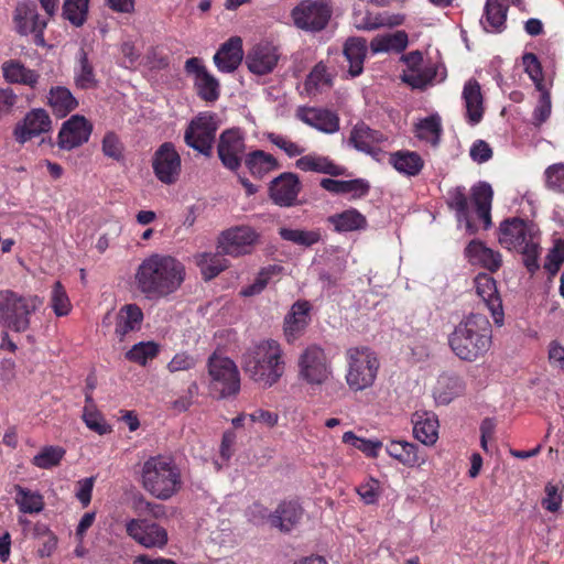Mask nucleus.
I'll return each instance as SVG.
<instances>
[{
	"mask_svg": "<svg viewBox=\"0 0 564 564\" xmlns=\"http://www.w3.org/2000/svg\"><path fill=\"white\" fill-rule=\"evenodd\" d=\"M185 280V267L171 256L154 253L135 272L138 290L148 300H160L176 292Z\"/></svg>",
	"mask_w": 564,
	"mask_h": 564,
	"instance_id": "nucleus-1",
	"label": "nucleus"
},
{
	"mask_svg": "<svg viewBox=\"0 0 564 564\" xmlns=\"http://www.w3.org/2000/svg\"><path fill=\"white\" fill-rule=\"evenodd\" d=\"M241 366L247 377L261 388H271L284 375V351L279 341L261 339L246 349Z\"/></svg>",
	"mask_w": 564,
	"mask_h": 564,
	"instance_id": "nucleus-2",
	"label": "nucleus"
},
{
	"mask_svg": "<svg viewBox=\"0 0 564 564\" xmlns=\"http://www.w3.org/2000/svg\"><path fill=\"white\" fill-rule=\"evenodd\" d=\"M492 338L488 318L479 313L465 316L448 336L453 352L464 361H475L490 349Z\"/></svg>",
	"mask_w": 564,
	"mask_h": 564,
	"instance_id": "nucleus-3",
	"label": "nucleus"
},
{
	"mask_svg": "<svg viewBox=\"0 0 564 564\" xmlns=\"http://www.w3.org/2000/svg\"><path fill=\"white\" fill-rule=\"evenodd\" d=\"M499 243L522 257L530 273L540 269L541 231L532 221L514 217L503 220L499 226Z\"/></svg>",
	"mask_w": 564,
	"mask_h": 564,
	"instance_id": "nucleus-4",
	"label": "nucleus"
},
{
	"mask_svg": "<svg viewBox=\"0 0 564 564\" xmlns=\"http://www.w3.org/2000/svg\"><path fill=\"white\" fill-rule=\"evenodd\" d=\"M141 484L145 491L160 500H167L181 488V471L172 458L154 456L141 468Z\"/></svg>",
	"mask_w": 564,
	"mask_h": 564,
	"instance_id": "nucleus-5",
	"label": "nucleus"
},
{
	"mask_svg": "<svg viewBox=\"0 0 564 564\" xmlns=\"http://www.w3.org/2000/svg\"><path fill=\"white\" fill-rule=\"evenodd\" d=\"M43 306L37 295H21L11 290L0 291V327L14 333H25L31 327L32 315Z\"/></svg>",
	"mask_w": 564,
	"mask_h": 564,
	"instance_id": "nucleus-6",
	"label": "nucleus"
},
{
	"mask_svg": "<svg viewBox=\"0 0 564 564\" xmlns=\"http://www.w3.org/2000/svg\"><path fill=\"white\" fill-rule=\"evenodd\" d=\"M346 382L351 391L366 390L375 383L380 362L375 351L367 347H354L347 350Z\"/></svg>",
	"mask_w": 564,
	"mask_h": 564,
	"instance_id": "nucleus-7",
	"label": "nucleus"
},
{
	"mask_svg": "<svg viewBox=\"0 0 564 564\" xmlns=\"http://www.w3.org/2000/svg\"><path fill=\"white\" fill-rule=\"evenodd\" d=\"M210 389L220 398L237 394L240 391V372L229 357L214 352L207 361Z\"/></svg>",
	"mask_w": 564,
	"mask_h": 564,
	"instance_id": "nucleus-8",
	"label": "nucleus"
},
{
	"mask_svg": "<svg viewBox=\"0 0 564 564\" xmlns=\"http://www.w3.org/2000/svg\"><path fill=\"white\" fill-rule=\"evenodd\" d=\"M299 378L306 384L323 386L333 376L332 361L318 345L307 346L299 356Z\"/></svg>",
	"mask_w": 564,
	"mask_h": 564,
	"instance_id": "nucleus-9",
	"label": "nucleus"
},
{
	"mask_svg": "<svg viewBox=\"0 0 564 564\" xmlns=\"http://www.w3.org/2000/svg\"><path fill=\"white\" fill-rule=\"evenodd\" d=\"M217 129V116L210 111L200 112L189 122L184 133V141L189 148L208 156L212 153Z\"/></svg>",
	"mask_w": 564,
	"mask_h": 564,
	"instance_id": "nucleus-10",
	"label": "nucleus"
},
{
	"mask_svg": "<svg viewBox=\"0 0 564 564\" xmlns=\"http://www.w3.org/2000/svg\"><path fill=\"white\" fill-rule=\"evenodd\" d=\"M332 15V10L325 0H304L291 13L294 25L308 32L323 30Z\"/></svg>",
	"mask_w": 564,
	"mask_h": 564,
	"instance_id": "nucleus-11",
	"label": "nucleus"
},
{
	"mask_svg": "<svg viewBox=\"0 0 564 564\" xmlns=\"http://www.w3.org/2000/svg\"><path fill=\"white\" fill-rule=\"evenodd\" d=\"M124 528L129 538L147 549H163L167 544V531L151 520L127 519Z\"/></svg>",
	"mask_w": 564,
	"mask_h": 564,
	"instance_id": "nucleus-12",
	"label": "nucleus"
},
{
	"mask_svg": "<svg viewBox=\"0 0 564 564\" xmlns=\"http://www.w3.org/2000/svg\"><path fill=\"white\" fill-rule=\"evenodd\" d=\"M152 167L156 178L163 184H174L181 174L182 161L171 142H164L154 152Z\"/></svg>",
	"mask_w": 564,
	"mask_h": 564,
	"instance_id": "nucleus-13",
	"label": "nucleus"
},
{
	"mask_svg": "<svg viewBox=\"0 0 564 564\" xmlns=\"http://www.w3.org/2000/svg\"><path fill=\"white\" fill-rule=\"evenodd\" d=\"M217 152L223 165L237 171L246 153L245 134L240 129H227L221 132L218 141Z\"/></svg>",
	"mask_w": 564,
	"mask_h": 564,
	"instance_id": "nucleus-14",
	"label": "nucleus"
},
{
	"mask_svg": "<svg viewBox=\"0 0 564 564\" xmlns=\"http://www.w3.org/2000/svg\"><path fill=\"white\" fill-rule=\"evenodd\" d=\"M281 55L280 47L276 44L270 41H261L248 51L246 65L252 74L267 75L275 69Z\"/></svg>",
	"mask_w": 564,
	"mask_h": 564,
	"instance_id": "nucleus-15",
	"label": "nucleus"
},
{
	"mask_svg": "<svg viewBox=\"0 0 564 564\" xmlns=\"http://www.w3.org/2000/svg\"><path fill=\"white\" fill-rule=\"evenodd\" d=\"M258 234L249 226H237L225 230L218 241V248L225 254L238 257L251 251Z\"/></svg>",
	"mask_w": 564,
	"mask_h": 564,
	"instance_id": "nucleus-16",
	"label": "nucleus"
},
{
	"mask_svg": "<svg viewBox=\"0 0 564 564\" xmlns=\"http://www.w3.org/2000/svg\"><path fill=\"white\" fill-rule=\"evenodd\" d=\"M14 23L20 34H34L37 44L44 43L43 31L46 28L47 21L40 17L34 3H19L14 11Z\"/></svg>",
	"mask_w": 564,
	"mask_h": 564,
	"instance_id": "nucleus-17",
	"label": "nucleus"
},
{
	"mask_svg": "<svg viewBox=\"0 0 564 564\" xmlns=\"http://www.w3.org/2000/svg\"><path fill=\"white\" fill-rule=\"evenodd\" d=\"M185 70L193 76L197 95L205 101H215L219 97V83L207 72L202 61L192 57L185 63Z\"/></svg>",
	"mask_w": 564,
	"mask_h": 564,
	"instance_id": "nucleus-18",
	"label": "nucleus"
},
{
	"mask_svg": "<svg viewBox=\"0 0 564 564\" xmlns=\"http://www.w3.org/2000/svg\"><path fill=\"white\" fill-rule=\"evenodd\" d=\"M93 127L85 117L74 115L66 120L58 133V145L64 150L75 149L87 142Z\"/></svg>",
	"mask_w": 564,
	"mask_h": 564,
	"instance_id": "nucleus-19",
	"label": "nucleus"
},
{
	"mask_svg": "<svg viewBox=\"0 0 564 564\" xmlns=\"http://www.w3.org/2000/svg\"><path fill=\"white\" fill-rule=\"evenodd\" d=\"M386 138L379 131L370 129L365 123L356 124L349 135L348 144L357 151L364 152L377 161L381 160L382 150L380 144Z\"/></svg>",
	"mask_w": 564,
	"mask_h": 564,
	"instance_id": "nucleus-20",
	"label": "nucleus"
},
{
	"mask_svg": "<svg viewBox=\"0 0 564 564\" xmlns=\"http://www.w3.org/2000/svg\"><path fill=\"white\" fill-rule=\"evenodd\" d=\"M51 123V118L44 109H33L15 126L13 135L23 144L34 137L48 132Z\"/></svg>",
	"mask_w": 564,
	"mask_h": 564,
	"instance_id": "nucleus-21",
	"label": "nucleus"
},
{
	"mask_svg": "<svg viewBox=\"0 0 564 564\" xmlns=\"http://www.w3.org/2000/svg\"><path fill=\"white\" fill-rule=\"evenodd\" d=\"M475 288L485 306L491 313L495 323L499 326L502 325L503 310L495 279L486 273L478 274L475 278Z\"/></svg>",
	"mask_w": 564,
	"mask_h": 564,
	"instance_id": "nucleus-22",
	"label": "nucleus"
},
{
	"mask_svg": "<svg viewBox=\"0 0 564 564\" xmlns=\"http://www.w3.org/2000/svg\"><path fill=\"white\" fill-rule=\"evenodd\" d=\"M406 65L401 78L413 88H423L429 85L434 77V72L423 65V55L419 51L410 52L402 56Z\"/></svg>",
	"mask_w": 564,
	"mask_h": 564,
	"instance_id": "nucleus-23",
	"label": "nucleus"
},
{
	"mask_svg": "<svg viewBox=\"0 0 564 564\" xmlns=\"http://www.w3.org/2000/svg\"><path fill=\"white\" fill-rule=\"evenodd\" d=\"M300 193V181L293 173H283L270 184V197L279 206H292Z\"/></svg>",
	"mask_w": 564,
	"mask_h": 564,
	"instance_id": "nucleus-24",
	"label": "nucleus"
},
{
	"mask_svg": "<svg viewBox=\"0 0 564 564\" xmlns=\"http://www.w3.org/2000/svg\"><path fill=\"white\" fill-rule=\"evenodd\" d=\"M311 305L307 301L295 302L284 318V335L289 343H293L308 326Z\"/></svg>",
	"mask_w": 564,
	"mask_h": 564,
	"instance_id": "nucleus-25",
	"label": "nucleus"
},
{
	"mask_svg": "<svg viewBox=\"0 0 564 564\" xmlns=\"http://www.w3.org/2000/svg\"><path fill=\"white\" fill-rule=\"evenodd\" d=\"M413 435L426 446L434 445L438 440V419L435 413L416 411L412 415Z\"/></svg>",
	"mask_w": 564,
	"mask_h": 564,
	"instance_id": "nucleus-26",
	"label": "nucleus"
},
{
	"mask_svg": "<svg viewBox=\"0 0 564 564\" xmlns=\"http://www.w3.org/2000/svg\"><path fill=\"white\" fill-rule=\"evenodd\" d=\"M299 118L307 126L324 132L335 133L339 130L338 116L323 108H302L299 110Z\"/></svg>",
	"mask_w": 564,
	"mask_h": 564,
	"instance_id": "nucleus-27",
	"label": "nucleus"
},
{
	"mask_svg": "<svg viewBox=\"0 0 564 564\" xmlns=\"http://www.w3.org/2000/svg\"><path fill=\"white\" fill-rule=\"evenodd\" d=\"M242 58V41L234 36L220 46L214 56V62L220 72L230 73L240 65Z\"/></svg>",
	"mask_w": 564,
	"mask_h": 564,
	"instance_id": "nucleus-28",
	"label": "nucleus"
},
{
	"mask_svg": "<svg viewBox=\"0 0 564 564\" xmlns=\"http://www.w3.org/2000/svg\"><path fill=\"white\" fill-rule=\"evenodd\" d=\"M389 456L408 467H420L426 463V456L419 447L406 441H391L386 446Z\"/></svg>",
	"mask_w": 564,
	"mask_h": 564,
	"instance_id": "nucleus-29",
	"label": "nucleus"
},
{
	"mask_svg": "<svg viewBox=\"0 0 564 564\" xmlns=\"http://www.w3.org/2000/svg\"><path fill=\"white\" fill-rule=\"evenodd\" d=\"M268 517L272 527L288 532L301 521L303 509L295 501H284Z\"/></svg>",
	"mask_w": 564,
	"mask_h": 564,
	"instance_id": "nucleus-30",
	"label": "nucleus"
},
{
	"mask_svg": "<svg viewBox=\"0 0 564 564\" xmlns=\"http://www.w3.org/2000/svg\"><path fill=\"white\" fill-rule=\"evenodd\" d=\"M463 99L466 108V117L470 124L479 123L484 116V99L480 85L469 79L463 89Z\"/></svg>",
	"mask_w": 564,
	"mask_h": 564,
	"instance_id": "nucleus-31",
	"label": "nucleus"
},
{
	"mask_svg": "<svg viewBox=\"0 0 564 564\" xmlns=\"http://www.w3.org/2000/svg\"><path fill=\"white\" fill-rule=\"evenodd\" d=\"M466 257L473 264L481 265L490 271L501 267L502 259L498 251L488 248L481 241L474 240L466 247Z\"/></svg>",
	"mask_w": 564,
	"mask_h": 564,
	"instance_id": "nucleus-32",
	"label": "nucleus"
},
{
	"mask_svg": "<svg viewBox=\"0 0 564 564\" xmlns=\"http://www.w3.org/2000/svg\"><path fill=\"white\" fill-rule=\"evenodd\" d=\"M507 7L503 0H487L480 24L488 33H500L506 28Z\"/></svg>",
	"mask_w": 564,
	"mask_h": 564,
	"instance_id": "nucleus-33",
	"label": "nucleus"
},
{
	"mask_svg": "<svg viewBox=\"0 0 564 564\" xmlns=\"http://www.w3.org/2000/svg\"><path fill=\"white\" fill-rule=\"evenodd\" d=\"M1 68L4 79L11 84H20L34 88L40 78L37 72L25 67L24 64L17 59L4 62Z\"/></svg>",
	"mask_w": 564,
	"mask_h": 564,
	"instance_id": "nucleus-34",
	"label": "nucleus"
},
{
	"mask_svg": "<svg viewBox=\"0 0 564 564\" xmlns=\"http://www.w3.org/2000/svg\"><path fill=\"white\" fill-rule=\"evenodd\" d=\"M321 186L333 194H350L351 198H361L369 192L370 185L362 178L340 181L334 178H323Z\"/></svg>",
	"mask_w": 564,
	"mask_h": 564,
	"instance_id": "nucleus-35",
	"label": "nucleus"
},
{
	"mask_svg": "<svg viewBox=\"0 0 564 564\" xmlns=\"http://www.w3.org/2000/svg\"><path fill=\"white\" fill-rule=\"evenodd\" d=\"M296 167L304 172H316L332 176H339L345 173V169L343 166L335 164L327 156H322L315 153L300 158L296 161Z\"/></svg>",
	"mask_w": 564,
	"mask_h": 564,
	"instance_id": "nucleus-36",
	"label": "nucleus"
},
{
	"mask_svg": "<svg viewBox=\"0 0 564 564\" xmlns=\"http://www.w3.org/2000/svg\"><path fill=\"white\" fill-rule=\"evenodd\" d=\"M327 221L337 232L362 230L367 227L366 217L356 208H349L341 213L334 214L327 218Z\"/></svg>",
	"mask_w": 564,
	"mask_h": 564,
	"instance_id": "nucleus-37",
	"label": "nucleus"
},
{
	"mask_svg": "<svg viewBox=\"0 0 564 564\" xmlns=\"http://www.w3.org/2000/svg\"><path fill=\"white\" fill-rule=\"evenodd\" d=\"M367 55V42L360 37L348 39L344 46V56L349 64L351 77L359 76L364 69V62Z\"/></svg>",
	"mask_w": 564,
	"mask_h": 564,
	"instance_id": "nucleus-38",
	"label": "nucleus"
},
{
	"mask_svg": "<svg viewBox=\"0 0 564 564\" xmlns=\"http://www.w3.org/2000/svg\"><path fill=\"white\" fill-rule=\"evenodd\" d=\"M471 192L478 218L484 223V227L487 229L491 226L490 210L494 191L488 183L479 182L473 187Z\"/></svg>",
	"mask_w": 564,
	"mask_h": 564,
	"instance_id": "nucleus-39",
	"label": "nucleus"
},
{
	"mask_svg": "<svg viewBox=\"0 0 564 564\" xmlns=\"http://www.w3.org/2000/svg\"><path fill=\"white\" fill-rule=\"evenodd\" d=\"M446 202L448 207L455 210L458 224H465L466 230L474 232L475 228L469 219V206L466 188L463 186H457L449 189L447 192Z\"/></svg>",
	"mask_w": 564,
	"mask_h": 564,
	"instance_id": "nucleus-40",
	"label": "nucleus"
},
{
	"mask_svg": "<svg viewBox=\"0 0 564 564\" xmlns=\"http://www.w3.org/2000/svg\"><path fill=\"white\" fill-rule=\"evenodd\" d=\"M464 391L463 380L453 375L438 377L433 391L434 399L440 404H448Z\"/></svg>",
	"mask_w": 564,
	"mask_h": 564,
	"instance_id": "nucleus-41",
	"label": "nucleus"
},
{
	"mask_svg": "<svg viewBox=\"0 0 564 564\" xmlns=\"http://www.w3.org/2000/svg\"><path fill=\"white\" fill-rule=\"evenodd\" d=\"M142 319L143 313L138 305H124L121 307L117 316L116 335L120 340H123L128 333L140 328Z\"/></svg>",
	"mask_w": 564,
	"mask_h": 564,
	"instance_id": "nucleus-42",
	"label": "nucleus"
},
{
	"mask_svg": "<svg viewBox=\"0 0 564 564\" xmlns=\"http://www.w3.org/2000/svg\"><path fill=\"white\" fill-rule=\"evenodd\" d=\"M415 137L432 147L440 143L443 132L442 119L438 113L430 115L425 118L419 119L414 126Z\"/></svg>",
	"mask_w": 564,
	"mask_h": 564,
	"instance_id": "nucleus-43",
	"label": "nucleus"
},
{
	"mask_svg": "<svg viewBox=\"0 0 564 564\" xmlns=\"http://www.w3.org/2000/svg\"><path fill=\"white\" fill-rule=\"evenodd\" d=\"M48 105L55 116L64 118L77 108L78 101L68 88L56 86L50 90Z\"/></svg>",
	"mask_w": 564,
	"mask_h": 564,
	"instance_id": "nucleus-44",
	"label": "nucleus"
},
{
	"mask_svg": "<svg viewBox=\"0 0 564 564\" xmlns=\"http://www.w3.org/2000/svg\"><path fill=\"white\" fill-rule=\"evenodd\" d=\"M408 45V34L404 31L379 34L370 42V48L375 54L386 52H401Z\"/></svg>",
	"mask_w": 564,
	"mask_h": 564,
	"instance_id": "nucleus-45",
	"label": "nucleus"
},
{
	"mask_svg": "<svg viewBox=\"0 0 564 564\" xmlns=\"http://www.w3.org/2000/svg\"><path fill=\"white\" fill-rule=\"evenodd\" d=\"M246 166L254 177H263L279 167L276 159L262 150H256L246 155Z\"/></svg>",
	"mask_w": 564,
	"mask_h": 564,
	"instance_id": "nucleus-46",
	"label": "nucleus"
},
{
	"mask_svg": "<svg viewBox=\"0 0 564 564\" xmlns=\"http://www.w3.org/2000/svg\"><path fill=\"white\" fill-rule=\"evenodd\" d=\"M390 163L401 174L406 176L417 175L423 166V159L416 153L411 151H398L390 156Z\"/></svg>",
	"mask_w": 564,
	"mask_h": 564,
	"instance_id": "nucleus-47",
	"label": "nucleus"
},
{
	"mask_svg": "<svg viewBox=\"0 0 564 564\" xmlns=\"http://www.w3.org/2000/svg\"><path fill=\"white\" fill-rule=\"evenodd\" d=\"M14 501L22 513H40L43 511L45 502L43 496L39 491L15 486Z\"/></svg>",
	"mask_w": 564,
	"mask_h": 564,
	"instance_id": "nucleus-48",
	"label": "nucleus"
},
{
	"mask_svg": "<svg viewBox=\"0 0 564 564\" xmlns=\"http://www.w3.org/2000/svg\"><path fill=\"white\" fill-rule=\"evenodd\" d=\"M333 78L323 63H318L307 75L305 90L313 95L332 87Z\"/></svg>",
	"mask_w": 564,
	"mask_h": 564,
	"instance_id": "nucleus-49",
	"label": "nucleus"
},
{
	"mask_svg": "<svg viewBox=\"0 0 564 564\" xmlns=\"http://www.w3.org/2000/svg\"><path fill=\"white\" fill-rule=\"evenodd\" d=\"M160 346L155 341H140L126 352V359L140 366H145L149 360L158 356Z\"/></svg>",
	"mask_w": 564,
	"mask_h": 564,
	"instance_id": "nucleus-50",
	"label": "nucleus"
},
{
	"mask_svg": "<svg viewBox=\"0 0 564 564\" xmlns=\"http://www.w3.org/2000/svg\"><path fill=\"white\" fill-rule=\"evenodd\" d=\"M522 63L524 66V72L533 82L536 91L541 90L542 88H552V82H546L543 77L542 66L535 54L525 53L522 56Z\"/></svg>",
	"mask_w": 564,
	"mask_h": 564,
	"instance_id": "nucleus-51",
	"label": "nucleus"
},
{
	"mask_svg": "<svg viewBox=\"0 0 564 564\" xmlns=\"http://www.w3.org/2000/svg\"><path fill=\"white\" fill-rule=\"evenodd\" d=\"M196 262L206 280L215 278L227 267L226 259L219 253H202Z\"/></svg>",
	"mask_w": 564,
	"mask_h": 564,
	"instance_id": "nucleus-52",
	"label": "nucleus"
},
{
	"mask_svg": "<svg viewBox=\"0 0 564 564\" xmlns=\"http://www.w3.org/2000/svg\"><path fill=\"white\" fill-rule=\"evenodd\" d=\"M343 443L359 449L368 457H377L382 448V442L379 440H367L357 436L354 432L348 431L343 435Z\"/></svg>",
	"mask_w": 564,
	"mask_h": 564,
	"instance_id": "nucleus-53",
	"label": "nucleus"
},
{
	"mask_svg": "<svg viewBox=\"0 0 564 564\" xmlns=\"http://www.w3.org/2000/svg\"><path fill=\"white\" fill-rule=\"evenodd\" d=\"M65 456V449L61 446H45L32 459V464L42 469H51L59 465Z\"/></svg>",
	"mask_w": 564,
	"mask_h": 564,
	"instance_id": "nucleus-54",
	"label": "nucleus"
},
{
	"mask_svg": "<svg viewBox=\"0 0 564 564\" xmlns=\"http://www.w3.org/2000/svg\"><path fill=\"white\" fill-rule=\"evenodd\" d=\"M89 0H65L63 6V15L73 25L84 24L88 13Z\"/></svg>",
	"mask_w": 564,
	"mask_h": 564,
	"instance_id": "nucleus-55",
	"label": "nucleus"
},
{
	"mask_svg": "<svg viewBox=\"0 0 564 564\" xmlns=\"http://www.w3.org/2000/svg\"><path fill=\"white\" fill-rule=\"evenodd\" d=\"M280 236L282 239L302 247H311L317 243L321 239V234L317 230H302L291 228H281Z\"/></svg>",
	"mask_w": 564,
	"mask_h": 564,
	"instance_id": "nucleus-56",
	"label": "nucleus"
},
{
	"mask_svg": "<svg viewBox=\"0 0 564 564\" xmlns=\"http://www.w3.org/2000/svg\"><path fill=\"white\" fill-rule=\"evenodd\" d=\"M75 82L76 85L83 89H88L96 85L93 66L88 62L87 54L83 50H80L78 54V65L75 69Z\"/></svg>",
	"mask_w": 564,
	"mask_h": 564,
	"instance_id": "nucleus-57",
	"label": "nucleus"
},
{
	"mask_svg": "<svg viewBox=\"0 0 564 564\" xmlns=\"http://www.w3.org/2000/svg\"><path fill=\"white\" fill-rule=\"evenodd\" d=\"M551 89L542 88L538 91V100L532 113V123L535 127L544 123L551 116Z\"/></svg>",
	"mask_w": 564,
	"mask_h": 564,
	"instance_id": "nucleus-58",
	"label": "nucleus"
},
{
	"mask_svg": "<svg viewBox=\"0 0 564 564\" xmlns=\"http://www.w3.org/2000/svg\"><path fill=\"white\" fill-rule=\"evenodd\" d=\"M83 421L86 426L99 435H105L111 431L102 414L95 406H85L83 411Z\"/></svg>",
	"mask_w": 564,
	"mask_h": 564,
	"instance_id": "nucleus-59",
	"label": "nucleus"
},
{
	"mask_svg": "<svg viewBox=\"0 0 564 564\" xmlns=\"http://www.w3.org/2000/svg\"><path fill=\"white\" fill-rule=\"evenodd\" d=\"M281 272V267L270 265L261 270L254 283L241 290L243 296H252L259 294L269 283V281Z\"/></svg>",
	"mask_w": 564,
	"mask_h": 564,
	"instance_id": "nucleus-60",
	"label": "nucleus"
},
{
	"mask_svg": "<svg viewBox=\"0 0 564 564\" xmlns=\"http://www.w3.org/2000/svg\"><path fill=\"white\" fill-rule=\"evenodd\" d=\"M267 139L282 150L289 158L301 155L305 152V148L301 144L292 141L285 135L270 132L267 134Z\"/></svg>",
	"mask_w": 564,
	"mask_h": 564,
	"instance_id": "nucleus-61",
	"label": "nucleus"
},
{
	"mask_svg": "<svg viewBox=\"0 0 564 564\" xmlns=\"http://www.w3.org/2000/svg\"><path fill=\"white\" fill-rule=\"evenodd\" d=\"M51 306L57 316H65L70 312L72 305L69 299L59 282H56L52 290Z\"/></svg>",
	"mask_w": 564,
	"mask_h": 564,
	"instance_id": "nucleus-62",
	"label": "nucleus"
},
{
	"mask_svg": "<svg viewBox=\"0 0 564 564\" xmlns=\"http://www.w3.org/2000/svg\"><path fill=\"white\" fill-rule=\"evenodd\" d=\"M380 482L375 478H369L357 487V494L367 505H373L381 496Z\"/></svg>",
	"mask_w": 564,
	"mask_h": 564,
	"instance_id": "nucleus-63",
	"label": "nucleus"
},
{
	"mask_svg": "<svg viewBox=\"0 0 564 564\" xmlns=\"http://www.w3.org/2000/svg\"><path fill=\"white\" fill-rule=\"evenodd\" d=\"M546 186L555 192H564V163H555L545 170Z\"/></svg>",
	"mask_w": 564,
	"mask_h": 564,
	"instance_id": "nucleus-64",
	"label": "nucleus"
}]
</instances>
